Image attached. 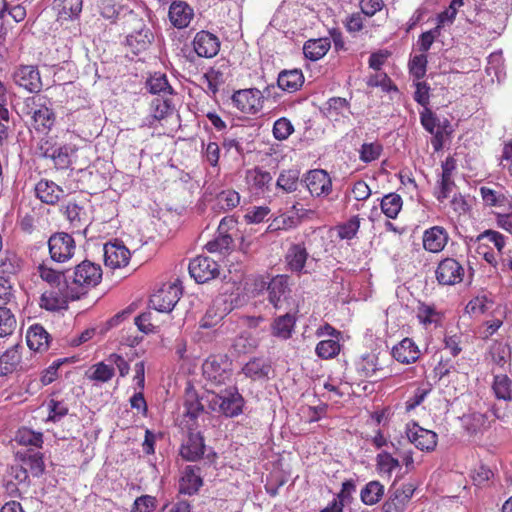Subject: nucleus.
<instances>
[{
    "instance_id": "nucleus-1",
    "label": "nucleus",
    "mask_w": 512,
    "mask_h": 512,
    "mask_svg": "<svg viewBox=\"0 0 512 512\" xmlns=\"http://www.w3.org/2000/svg\"><path fill=\"white\" fill-rule=\"evenodd\" d=\"M65 277V295L71 300H78L100 283L102 269L99 264L84 260L72 270H66Z\"/></svg>"
},
{
    "instance_id": "nucleus-2",
    "label": "nucleus",
    "mask_w": 512,
    "mask_h": 512,
    "mask_svg": "<svg viewBox=\"0 0 512 512\" xmlns=\"http://www.w3.org/2000/svg\"><path fill=\"white\" fill-rule=\"evenodd\" d=\"M214 412L226 417H236L243 412L244 398L236 387H229L219 393L212 392L206 400Z\"/></svg>"
},
{
    "instance_id": "nucleus-3",
    "label": "nucleus",
    "mask_w": 512,
    "mask_h": 512,
    "mask_svg": "<svg viewBox=\"0 0 512 512\" xmlns=\"http://www.w3.org/2000/svg\"><path fill=\"white\" fill-rule=\"evenodd\" d=\"M274 89L272 84L266 86L263 92L257 88L238 90L233 94L232 102L241 112L256 114L262 109L264 99L272 96Z\"/></svg>"
},
{
    "instance_id": "nucleus-4",
    "label": "nucleus",
    "mask_w": 512,
    "mask_h": 512,
    "mask_svg": "<svg viewBox=\"0 0 512 512\" xmlns=\"http://www.w3.org/2000/svg\"><path fill=\"white\" fill-rule=\"evenodd\" d=\"M415 490L414 484H399L395 480L388 490L389 496L382 506V512H404Z\"/></svg>"
},
{
    "instance_id": "nucleus-5",
    "label": "nucleus",
    "mask_w": 512,
    "mask_h": 512,
    "mask_svg": "<svg viewBox=\"0 0 512 512\" xmlns=\"http://www.w3.org/2000/svg\"><path fill=\"white\" fill-rule=\"evenodd\" d=\"M182 295V287L177 279L174 283L163 285L150 298V307L158 312H171Z\"/></svg>"
},
{
    "instance_id": "nucleus-6",
    "label": "nucleus",
    "mask_w": 512,
    "mask_h": 512,
    "mask_svg": "<svg viewBox=\"0 0 512 512\" xmlns=\"http://www.w3.org/2000/svg\"><path fill=\"white\" fill-rule=\"evenodd\" d=\"M203 376L210 386L225 384L231 377L230 363L215 356L208 357L203 365Z\"/></svg>"
},
{
    "instance_id": "nucleus-7",
    "label": "nucleus",
    "mask_w": 512,
    "mask_h": 512,
    "mask_svg": "<svg viewBox=\"0 0 512 512\" xmlns=\"http://www.w3.org/2000/svg\"><path fill=\"white\" fill-rule=\"evenodd\" d=\"M48 246L51 259L59 263L71 259L76 249L74 238L66 232L52 234Z\"/></svg>"
},
{
    "instance_id": "nucleus-8",
    "label": "nucleus",
    "mask_w": 512,
    "mask_h": 512,
    "mask_svg": "<svg viewBox=\"0 0 512 512\" xmlns=\"http://www.w3.org/2000/svg\"><path fill=\"white\" fill-rule=\"evenodd\" d=\"M405 434L409 442L421 451L431 452L437 446V434L419 426L416 422L412 421L406 424Z\"/></svg>"
},
{
    "instance_id": "nucleus-9",
    "label": "nucleus",
    "mask_w": 512,
    "mask_h": 512,
    "mask_svg": "<svg viewBox=\"0 0 512 512\" xmlns=\"http://www.w3.org/2000/svg\"><path fill=\"white\" fill-rule=\"evenodd\" d=\"M14 83L29 93H39L43 84L38 68L34 65H20L12 73Z\"/></svg>"
},
{
    "instance_id": "nucleus-10",
    "label": "nucleus",
    "mask_w": 512,
    "mask_h": 512,
    "mask_svg": "<svg viewBox=\"0 0 512 512\" xmlns=\"http://www.w3.org/2000/svg\"><path fill=\"white\" fill-rule=\"evenodd\" d=\"M313 197L327 196L332 191V180L323 169L308 171L301 179Z\"/></svg>"
},
{
    "instance_id": "nucleus-11",
    "label": "nucleus",
    "mask_w": 512,
    "mask_h": 512,
    "mask_svg": "<svg viewBox=\"0 0 512 512\" xmlns=\"http://www.w3.org/2000/svg\"><path fill=\"white\" fill-rule=\"evenodd\" d=\"M464 267L454 258H445L438 263L435 276L440 285H456L463 280Z\"/></svg>"
},
{
    "instance_id": "nucleus-12",
    "label": "nucleus",
    "mask_w": 512,
    "mask_h": 512,
    "mask_svg": "<svg viewBox=\"0 0 512 512\" xmlns=\"http://www.w3.org/2000/svg\"><path fill=\"white\" fill-rule=\"evenodd\" d=\"M189 274L197 283H206L219 274V265L206 256H198L189 263Z\"/></svg>"
},
{
    "instance_id": "nucleus-13",
    "label": "nucleus",
    "mask_w": 512,
    "mask_h": 512,
    "mask_svg": "<svg viewBox=\"0 0 512 512\" xmlns=\"http://www.w3.org/2000/svg\"><path fill=\"white\" fill-rule=\"evenodd\" d=\"M134 30L126 37V44L134 54L145 51L153 40V33L144 24L142 19L133 17Z\"/></svg>"
},
{
    "instance_id": "nucleus-14",
    "label": "nucleus",
    "mask_w": 512,
    "mask_h": 512,
    "mask_svg": "<svg viewBox=\"0 0 512 512\" xmlns=\"http://www.w3.org/2000/svg\"><path fill=\"white\" fill-rule=\"evenodd\" d=\"M288 280L287 275H277L268 283V300L275 309H281L285 303H288L291 293Z\"/></svg>"
},
{
    "instance_id": "nucleus-15",
    "label": "nucleus",
    "mask_w": 512,
    "mask_h": 512,
    "mask_svg": "<svg viewBox=\"0 0 512 512\" xmlns=\"http://www.w3.org/2000/svg\"><path fill=\"white\" fill-rule=\"evenodd\" d=\"M193 48L199 57L213 58L220 50V40L211 32L202 30L196 33Z\"/></svg>"
},
{
    "instance_id": "nucleus-16",
    "label": "nucleus",
    "mask_w": 512,
    "mask_h": 512,
    "mask_svg": "<svg viewBox=\"0 0 512 512\" xmlns=\"http://www.w3.org/2000/svg\"><path fill=\"white\" fill-rule=\"evenodd\" d=\"M103 256L105 265L115 269L128 264L130 251L122 242L116 240L103 246Z\"/></svg>"
},
{
    "instance_id": "nucleus-17",
    "label": "nucleus",
    "mask_w": 512,
    "mask_h": 512,
    "mask_svg": "<svg viewBox=\"0 0 512 512\" xmlns=\"http://www.w3.org/2000/svg\"><path fill=\"white\" fill-rule=\"evenodd\" d=\"M16 459L21 462V465L26 466L33 477L39 478L45 472V462L43 453L34 449H26L17 451Z\"/></svg>"
},
{
    "instance_id": "nucleus-18",
    "label": "nucleus",
    "mask_w": 512,
    "mask_h": 512,
    "mask_svg": "<svg viewBox=\"0 0 512 512\" xmlns=\"http://www.w3.org/2000/svg\"><path fill=\"white\" fill-rule=\"evenodd\" d=\"M201 468L198 465H188L183 471L179 483V492L185 495L196 494L203 485Z\"/></svg>"
},
{
    "instance_id": "nucleus-19",
    "label": "nucleus",
    "mask_w": 512,
    "mask_h": 512,
    "mask_svg": "<svg viewBox=\"0 0 512 512\" xmlns=\"http://www.w3.org/2000/svg\"><path fill=\"white\" fill-rule=\"evenodd\" d=\"M420 122L423 128L433 135L431 144L435 152L440 151L443 148L442 135L438 126L440 125V118L432 112L430 109L425 108L420 113Z\"/></svg>"
},
{
    "instance_id": "nucleus-20",
    "label": "nucleus",
    "mask_w": 512,
    "mask_h": 512,
    "mask_svg": "<svg viewBox=\"0 0 512 512\" xmlns=\"http://www.w3.org/2000/svg\"><path fill=\"white\" fill-rule=\"evenodd\" d=\"M168 16L174 27L183 29L190 24L194 11L186 2L174 1L169 7Z\"/></svg>"
},
{
    "instance_id": "nucleus-21",
    "label": "nucleus",
    "mask_w": 512,
    "mask_h": 512,
    "mask_svg": "<svg viewBox=\"0 0 512 512\" xmlns=\"http://www.w3.org/2000/svg\"><path fill=\"white\" fill-rule=\"evenodd\" d=\"M204 451L203 436L199 432H189L186 443L181 446V456L187 461H197L204 455Z\"/></svg>"
},
{
    "instance_id": "nucleus-22",
    "label": "nucleus",
    "mask_w": 512,
    "mask_h": 512,
    "mask_svg": "<svg viewBox=\"0 0 512 512\" xmlns=\"http://www.w3.org/2000/svg\"><path fill=\"white\" fill-rule=\"evenodd\" d=\"M448 233L441 226H433L427 229L423 235L424 248L433 253L442 251L447 244Z\"/></svg>"
},
{
    "instance_id": "nucleus-23",
    "label": "nucleus",
    "mask_w": 512,
    "mask_h": 512,
    "mask_svg": "<svg viewBox=\"0 0 512 512\" xmlns=\"http://www.w3.org/2000/svg\"><path fill=\"white\" fill-rule=\"evenodd\" d=\"M393 358L403 364L414 363L420 356V351L414 341L404 338L392 349Z\"/></svg>"
},
{
    "instance_id": "nucleus-24",
    "label": "nucleus",
    "mask_w": 512,
    "mask_h": 512,
    "mask_svg": "<svg viewBox=\"0 0 512 512\" xmlns=\"http://www.w3.org/2000/svg\"><path fill=\"white\" fill-rule=\"evenodd\" d=\"M35 193L41 202L54 205L60 200L64 191L53 181L42 179L36 184Z\"/></svg>"
},
{
    "instance_id": "nucleus-25",
    "label": "nucleus",
    "mask_w": 512,
    "mask_h": 512,
    "mask_svg": "<svg viewBox=\"0 0 512 512\" xmlns=\"http://www.w3.org/2000/svg\"><path fill=\"white\" fill-rule=\"evenodd\" d=\"M309 257L307 249L303 243L292 244L285 256L288 268L292 272L301 274L304 270L306 261Z\"/></svg>"
},
{
    "instance_id": "nucleus-26",
    "label": "nucleus",
    "mask_w": 512,
    "mask_h": 512,
    "mask_svg": "<svg viewBox=\"0 0 512 512\" xmlns=\"http://www.w3.org/2000/svg\"><path fill=\"white\" fill-rule=\"evenodd\" d=\"M304 75L300 69L282 70L278 74L277 86L288 93L298 91L304 84Z\"/></svg>"
},
{
    "instance_id": "nucleus-27",
    "label": "nucleus",
    "mask_w": 512,
    "mask_h": 512,
    "mask_svg": "<svg viewBox=\"0 0 512 512\" xmlns=\"http://www.w3.org/2000/svg\"><path fill=\"white\" fill-rule=\"evenodd\" d=\"M270 371V363L262 358H253L242 368L243 374L254 381L268 379Z\"/></svg>"
},
{
    "instance_id": "nucleus-28",
    "label": "nucleus",
    "mask_w": 512,
    "mask_h": 512,
    "mask_svg": "<svg viewBox=\"0 0 512 512\" xmlns=\"http://www.w3.org/2000/svg\"><path fill=\"white\" fill-rule=\"evenodd\" d=\"M50 335L39 324L32 325L26 334L27 345L31 350L44 351L49 346Z\"/></svg>"
},
{
    "instance_id": "nucleus-29",
    "label": "nucleus",
    "mask_w": 512,
    "mask_h": 512,
    "mask_svg": "<svg viewBox=\"0 0 512 512\" xmlns=\"http://www.w3.org/2000/svg\"><path fill=\"white\" fill-rule=\"evenodd\" d=\"M295 323L296 319L290 313L276 317L271 324L272 335L282 340H288L292 336Z\"/></svg>"
},
{
    "instance_id": "nucleus-30",
    "label": "nucleus",
    "mask_w": 512,
    "mask_h": 512,
    "mask_svg": "<svg viewBox=\"0 0 512 512\" xmlns=\"http://www.w3.org/2000/svg\"><path fill=\"white\" fill-rule=\"evenodd\" d=\"M57 291H46L41 296L42 307L49 311H56L63 309L67 306V301L71 300L70 297L65 295V285L57 288Z\"/></svg>"
},
{
    "instance_id": "nucleus-31",
    "label": "nucleus",
    "mask_w": 512,
    "mask_h": 512,
    "mask_svg": "<svg viewBox=\"0 0 512 512\" xmlns=\"http://www.w3.org/2000/svg\"><path fill=\"white\" fill-rule=\"evenodd\" d=\"M330 47L329 38L309 39L303 46V53L307 59L317 61L326 55Z\"/></svg>"
},
{
    "instance_id": "nucleus-32",
    "label": "nucleus",
    "mask_w": 512,
    "mask_h": 512,
    "mask_svg": "<svg viewBox=\"0 0 512 512\" xmlns=\"http://www.w3.org/2000/svg\"><path fill=\"white\" fill-rule=\"evenodd\" d=\"M32 124L38 132H46L52 128L55 123L54 111L44 102L37 111H33Z\"/></svg>"
},
{
    "instance_id": "nucleus-33",
    "label": "nucleus",
    "mask_w": 512,
    "mask_h": 512,
    "mask_svg": "<svg viewBox=\"0 0 512 512\" xmlns=\"http://www.w3.org/2000/svg\"><path fill=\"white\" fill-rule=\"evenodd\" d=\"M65 215L69 220L70 224L77 229L88 227L90 218L84 207L80 206L76 202H68L65 207Z\"/></svg>"
},
{
    "instance_id": "nucleus-34",
    "label": "nucleus",
    "mask_w": 512,
    "mask_h": 512,
    "mask_svg": "<svg viewBox=\"0 0 512 512\" xmlns=\"http://www.w3.org/2000/svg\"><path fill=\"white\" fill-rule=\"evenodd\" d=\"M174 109L171 96L160 95L150 103V113L154 120L165 119L173 113Z\"/></svg>"
},
{
    "instance_id": "nucleus-35",
    "label": "nucleus",
    "mask_w": 512,
    "mask_h": 512,
    "mask_svg": "<svg viewBox=\"0 0 512 512\" xmlns=\"http://www.w3.org/2000/svg\"><path fill=\"white\" fill-rule=\"evenodd\" d=\"M326 116L333 120L338 121L341 117L348 118L350 111L349 102L342 97H332L326 103Z\"/></svg>"
},
{
    "instance_id": "nucleus-36",
    "label": "nucleus",
    "mask_w": 512,
    "mask_h": 512,
    "mask_svg": "<svg viewBox=\"0 0 512 512\" xmlns=\"http://www.w3.org/2000/svg\"><path fill=\"white\" fill-rule=\"evenodd\" d=\"M21 363L18 346H13L0 356V376H7L17 370Z\"/></svg>"
},
{
    "instance_id": "nucleus-37",
    "label": "nucleus",
    "mask_w": 512,
    "mask_h": 512,
    "mask_svg": "<svg viewBox=\"0 0 512 512\" xmlns=\"http://www.w3.org/2000/svg\"><path fill=\"white\" fill-rule=\"evenodd\" d=\"M146 89L154 95H165L170 97L173 94V89L168 83L165 74H154L146 81Z\"/></svg>"
},
{
    "instance_id": "nucleus-38",
    "label": "nucleus",
    "mask_w": 512,
    "mask_h": 512,
    "mask_svg": "<svg viewBox=\"0 0 512 512\" xmlns=\"http://www.w3.org/2000/svg\"><path fill=\"white\" fill-rule=\"evenodd\" d=\"M184 408V415L189 417L191 420H196L201 414L204 413L203 398H199L194 391L187 390L184 401Z\"/></svg>"
},
{
    "instance_id": "nucleus-39",
    "label": "nucleus",
    "mask_w": 512,
    "mask_h": 512,
    "mask_svg": "<svg viewBox=\"0 0 512 512\" xmlns=\"http://www.w3.org/2000/svg\"><path fill=\"white\" fill-rule=\"evenodd\" d=\"M384 495V486L379 481H370L361 490V501L365 505H375Z\"/></svg>"
},
{
    "instance_id": "nucleus-40",
    "label": "nucleus",
    "mask_w": 512,
    "mask_h": 512,
    "mask_svg": "<svg viewBox=\"0 0 512 512\" xmlns=\"http://www.w3.org/2000/svg\"><path fill=\"white\" fill-rule=\"evenodd\" d=\"M402 198L399 194L389 193L381 199L380 207L385 216L395 219L402 209Z\"/></svg>"
},
{
    "instance_id": "nucleus-41",
    "label": "nucleus",
    "mask_w": 512,
    "mask_h": 512,
    "mask_svg": "<svg viewBox=\"0 0 512 512\" xmlns=\"http://www.w3.org/2000/svg\"><path fill=\"white\" fill-rule=\"evenodd\" d=\"M55 7L63 19H73L82 11V0H55Z\"/></svg>"
},
{
    "instance_id": "nucleus-42",
    "label": "nucleus",
    "mask_w": 512,
    "mask_h": 512,
    "mask_svg": "<svg viewBox=\"0 0 512 512\" xmlns=\"http://www.w3.org/2000/svg\"><path fill=\"white\" fill-rule=\"evenodd\" d=\"M512 381L507 375H495L492 389L497 399L512 401Z\"/></svg>"
},
{
    "instance_id": "nucleus-43",
    "label": "nucleus",
    "mask_w": 512,
    "mask_h": 512,
    "mask_svg": "<svg viewBox=\"0 0 512 512\" xmlns=\"http://www.w3.org/2000/svg\"><path fill=\"white\" fill-rule=\"evenodd\" d=\"M300 181L298 169L284 170L280 173L276 185L287 193L296 191Z\"/></svg>"
},
{
    "instance_id": "nucleus-44",
    "label": "nucleus",
    "mask_w": 512,
    "mask_h": 512,
    "mask_svg": "<svg viewBox=\"0 0 512 512\" xmlns=\"http://www.w3.org/2000/svg\"><path fill=\"white\" fill-rule=\"evenodd\" d=\"M21 268V259L13 251H5L0 258V273L15 275Z\"/></svg>"
},
{
    "instance_id": "nucleus-45",
    "label": "nucleus",
    "mask_w": 512,
    "mask_h": 512,
    "mask_svg": "<svg viewBox=\"0 0 512 512\" xmlns=\"http://www.w3.org/2000/svg\"><path fill=\"white\" fill-rule=\"evenodd\" d=\"M74 152V147L64 145L54 149L50 157L52 158L56 168L67 169L72 164L71 157L74 154Z\"/></svg>"
},
{
    "instance_id": "nucleus-46",
    "label": "nucleus",
    "mask_w": 512,
    "mask_h": 512,
    "mask_svg": "<svg viewBox=\"0 0 512 512\" xmlns=\"http://www.w3.org/2000/svg\"><path fill=\"white\" fill-rule=\"evenodd\" d=\"M40 277L54 288L63 287L65 285V272L57 271L48 267L45 263L38 268Z\"/></svg>"
},
{
    "instance_id": "nucleus-47",
    "label": "nucleus",
    "mask_w": 512,
    "mask_h": 512,
    "mask_svg": "<svg viewBox=\"0 0 512 512\" xmlns=\"http://www.w3.org/2000/svg\"><path fill=\"white\" fill-rule=\"evenodd\" d=\"M15 441L20 445L40 448L43 444V434L41 432H34L28 428H22L18 430Z\"/></svg>"
},
{
    "instance_id": "nucleus-48",
    "label": "nucleus",
    "mask_w": 512,
    "mask_h": 512,
    "mask_svg": "<svg viewBox=\"0 0 512 512\" xmlns=\"http://www.w3.org/2000/svg\"><path fill=\"white\" fill-rule=\"evenodd\" d=\"M318 357L322 359H332L340 352V344L337 339H328L320 341L315 348Z\"/></svg>"
},
{
    "instance_id": "nucleus-49",
    "label": "nucleus",
    "mask_w": 512,
    "mask_h": 512,
    "mask_svg": "<svg viewBox=\"0 0 512 512\" xmlns=\"http://www.w3.org/2000/svg\"><path fill=\"white\" fill-rule=\"evenodd\" d=\"M16 325V318L11 310L4 306H0V337L11 335L14 332Z\"/></svg>"
},
{
    "instance_id": "nucleus-50",
    "label": "nucleus",
    "mask_w": 512,
    "mask_h": 512,
    "mask_svg": "<svg viewBox=\"0 0 512 512\" xmlns=\"http://www.w3.org/2000/svg\"><path fill=\"white\" fill-rule=\"evenodd\" d=\"M359 228L360 218L358 216H353L348 221L336 227L338 237L343 240L353 239L357 235Z\"/></svg>"
},
{
    "instance_id": "nucleus-51",
    "label": "nucleus",
    "mask_w": 512,
    "mask_h": 512,
    "mask_svg": "<svg viewBox=\"0 0 512 512\" xmlns=\"http://www.w3.org/2000/svg\"><path fill=\"white\" fill-rule=\"evenodd\" d=\"M376 466L380 473L391 475L394 469L400 467V462L389 452L382 451L376 457Z\"/></svg>"
},
{
    "instance_id": "nucleus-52",
    "label": "nucleus",
    "mask_w": 512,
    "mask_h": 512,
    "mask_svg": "<svg viewBox=\"0 0 512 512\" xmlns=\"http://www.w3.org/2000/svg\"><path fill=\"white\" fill-rule=\"evenodd\" d=\"M4 476L13 482H16L18 485L24 484L26 487L30 486L28 470L21 464L8 466Z\"/></svg>"
},
{
    "instance_id": "nucleus-53",
    "label": "nucleus",
    "mask_w": 512,
    "mask_h": 512,
    "mask_svg": "<svg viewBox=\"0 0 512 512\" xmlns=\"http://www.w3.org/2000/svg\"><path fill=\"white\" fill-rule=\"evenodd\" d=\"M294 132L292 122L286 117H281L274 122L272 133L275 139L283 141Z\"/></svg>"
},
{
    "instance_id": "nucleus-54",
    "label": "nucleus",
    "mask_w": 512,
    "mask_h": 512,
    "mask_svg": "<svg viewBox=\"0 0 512 512\" xmlns=\"http://www.w3.org/2000/svg\"><path fill=\"white\" fill-rule=\"evenodd\" d=\"M216 201L222 210H230L239 205L240 195L235 190H225L217 195Z\"/></svg>"
},
{
    "instance_id": "nucleus-55",
    "label": "nucleus",
    "mask_w": 512,
    "mask_h": 512,
    "mask_svg": "<svg viewBox=\"0 0 512 512\" xmlns=\"http://www.w3.org/2000/svg\"><path fill=\"white\" fill-rule=\"evenodd\" d=\"M93 372L89 376L91 380L98 381V382H108L112 379V377L115 374V370L111 364H106L104 362H99L95 364L93 367Z\"/></svg>"
},
{
    "instance_id": "nucleus-56",
    "label": "nucleus",
    "mask_w": 512,
    "mask_h": 512,
    "mask_svg": "<svg viewBox=\"0 0 512 512\" xmlns=\"http://www.w3.org/2000/svg\"><path fill=\"white\" fill-rule=\"evenodd\" d=\"M232 243H233L232 236L230 234L224 232V233H218V236L214 240L209 241L205 247L211 253L223 252V251H227L228 249H230Z\"/></svg>"
},
{
    "instance_id": "nucleus-57",
    "label": "nucleus",
    "mask_w": 512,
    "mask_h": 512,
    "mask_svg": "<svg viewBox=\"0 0 512 512\" xmlns=\"http://www.w3.org/2000/svg\"><path fill=\"white\" fill-rule=\"evenodd\" d=\"M204 79L205 82L207 83V89L213 95H215L218 92L219 86L225 82L223 72L213 68L210 69L207 73H205Z\"/></svg>"
},
{
    "instance_id": "nucleus-58",
    "label": "nucleus",
    "mask_w": 512,
    "mask_h": 512,
    "mask_svg": "<svg viewBox=\"0 0 512 512\" xmlns=\"http://www.w3.org/2000/svg\"><path fill=\"white\" fill-rule=\"evenodd\" d=\"M382 152V146L379 143H364L360 149V159L369 163L378 159Z\"/></svg>"
},
{
    "instance_id": "nucleus-59",
    "label": "nucleus",
    "mask_w": 512,
    "mask_h": 512,
    "mask_svg": "<svg viewBox=\"0 0 512 512\" xmlns=\"http://www.w3.org/2000/svg\"><path fill=\"white\" fill-rule=\"evenodd\" d=\"M48 420L53 422L60 421L63 417H65L68 414V407L63 401H57L54 399H51L48 402Z\"/></svg>"
},
{
    "instance_id": "nucleus-60",
    "label": "nucleus",
    "mask_w": 512,
    "mask_h": 512,
    "mask_svg": "<svg viewBox=\"0 0 512 512\" xmlns=\"http://www.w3.org/2000/svg\"><path fill=\"white\" fill-rule=\"evenodd\" d=\"M427 57L424 54L415 55L409 63L410 73L416 79H421L426 74Z\"/></svg>"
},
{
    "instance_id": "nucleus-61",
    "label": "nucleus",
    "mask_w": 512,
    "mask_h": 512,
    "mask_svg": "<svg viewBox=\"0 0 512 512\" xmlns=\"http://www.w3.org/2000/svg\"><path fill=\"white\" fill-rule=\"evenodd\" d=\"M477 242L487 241L494 244L498 251H501L505 246L504 236L493 230H486L483 233L479 234L476 238Z\"/></svg>"
},
{
    "instance_id": "nucleus-62",
    "label": "nucleus",
    "mask_w": 512,
    "mask_h": 512,
    "mask_svg": "<svg viewBox=\"0 0 512 512\" xmlns=\"http://www.w3.org/2000/svg\"><path fill=\"white\" fill-rule=\"evenodd\" d=\"M356 491V484L355 481L350 479L346 480L342 484V488L340 492L337 494V499L339 502L343 503V505L350 504L353 497V493Z\"/></svg>"
},
{
    "instance_id": "nucleus-63",
    "label": "nucleus",
    "mask_w": 512,
    "mask_h": 512,
    "mask_svg": "<svg viewBox=\"0 0 512 512\" xmlns=\"http://www.w3.org/2000/svg\"><path fill=\"white\" fill-rule=\"evenodd\" d=\"M439 35L440 26H436L434 29L422 33L418 40L419 50L422 52L428 51L432 46L435 38L438 37Z\"/></svg>"
},
{
    "instance_id": "nucleus-64",
    "label": "nucleus",
    "mask_w": 512,
    "mask_h": 512,
    "mask_svg": "<svg viewBox=\"0 0 512 512\" xmlns=\"http://www.w3.org/2000/svg\"><path fill=\"white\" fill-rule=\"evenodd\" d=\"M155 508V498L142 495L134 501L132 512H152Z\"/></svg>"
}]
</instances>
